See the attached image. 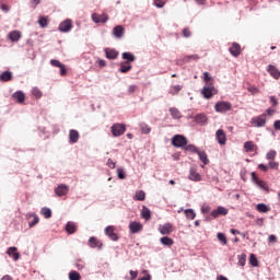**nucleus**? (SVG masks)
I'll return each instance as SVG.
<instances>
[{
    "mask_svg": "<svg viewBox=\"0 0 280 280\" xmlns=\"http://www.w3.org/2000/svg\"><path fill=\"white\" fill-rule=\"evenodd\" d=\"M171 143L174 148H185V145H187L188 140L187 137L183 136V135H175L172 140Z\"/></svg>",
    "mask_w": 280,
    "mask_h": 280,
    "instance_id": "1",
    "label": "nucleus"
},
{
    "mask_svg": "<svg viewBox=\"0 0 280 280\" xmlns=\"http://www.w3.org/2000/svg\"><path fill=\"white\" fill-rule=\"evenodd\" d=\"M58 30L62 34H68V32L73 30V21L71 19H67V20L60 22Z\"/></svg>",
    "mask_w": 280,
    "mask_h": 280,
    "instance_id": "2",
    "label": "nucleus"
},
{
    "mask_svg": "<svg viewBox=\"0 0 280 280\" xmlns=\"http://www.w3.org/2000/svg\"><path fill=\"white\" fill-rule=\"evenodd\" d=\"M25 219L28 221L30 229H34V226L40 222V218L38 214H36V212H27L25 214Z\"/></svg>",
    "mask_w": 280,
    "mask_h": 280,
    "instance_id": "3",
    "label": "nucleus"
},
{
    "mask_svg": "<svg viewBox=\"0 0 280 280\" xmlns=\"http://www.w3.org/2000/svg\"><path fill=\"white\" fill-rule=\"evenodd\" d=\"M231 108H232V105L230 102L221 101V102L215 103V105H214V110L217 113H229V110H231Z\"/></svg>",
    "mask_w": 280,
    "mask_h": 280,
    "instance_id": "4",
    "label": "nucleus"
},
{
    "mask_svg": "<svg viewBox=\"0 0 280 280\" xmlns=\"http://www.w3.org/2000/svg\"><path fill=\"white\" fill-rule=\"evenodd\" d=\"M215 93H218V91L211 85H205L201 90V95H203L205 100H211Z\"/></svg>",
    "mask_w": 280,
    "mask_h": 280,
    "instance_id": "5",
    "label": "nucleus"
},
{
    "mask_svg": "<svg viewBox=\"0 0 280 280\" xmlns=\"http://www.w3.org/2000/svg\"><path fill=\"white\" fill-rule=\"evenodd\" d=\"M113 137H121L126 132V126L121 124H114L110 127Z\"/></svg>",
    "mask_w": 280,
    "mask_h": 280,
    "instance_id": "6",
    "label": "nucleus"
},
{
    "mask_svg": "<svg viewBox=\"0 0 280 280\" xmlns=\"http://www.w3.org/2000/svg\"><path fill=\"white\" fill-rule=\"evenodd\" d=\"M250 124L254 128H264V126H266V116L260 115L258 117H255L250 120Z\"/></svg>",
    "mask_w": 280,
    "mask_h": 280,
    "instance_id": "7",
    "label": "nucleus"
},
{
    "mask_svg": "<svg viewBox=\"0 0 280 280\" xmlns=\"http://www.w3.org/2000/svg\"><path fill=\"white\" fill-rule=\"evenodd\" d=\"M91 19L93 23H108V14L103 13V14H97V13H92Z\"/></svg>",
    "mask_w": 280,
    "mask_h": 280,
    "instance_id": "8",
    "label": "nucleus"
},
{
    "mask_svg": "<svg viewBox=\"0 0 280 280\" xmlns=\"http://www.w3.org/2000/svg\"><path fill=\"white\" fill-rule=\"evenodd\" d=\"M105 235H107V237H109L112 242H117L119 240V235L115 233V226L113 225H108L107 228H105Z\"/></svg>",
    "mask_w": 280,
    "mask_h": 280,
    "instance_id": "9",
    "label": "nucleus"
},
{
    "mask_svg": "<svg viewBox=\"0 0 280 280\" xmlns=\"http://www.w3.org/2000/svg\"><path fill=\"white\" fill-rule=\"evenodd\" d=\"M252 180L253 183H255V185H257V187H259L260 189H264L265 191H268V184L259 179V177H257V174H255L254 172L252 173Z\"/></svg>",
    "mask_w": 280,
    "mask_h": 280,
    "instance_id": "10",
    "label": "nucleus"
},
{
    "mask_svg": "<svg viewBox=\"0 0 280 280\" xmlns=\"http://www.w3.org/2000/svg\"><path fill=\"white\" fill-rule=\"evenodd\" d=\"M55 194L58 198H62V196H67L69 194V186L61 184L55 188Z\"/></svg>",
    "mask_w": 280,
    "mask_h": 280,
    "instance_id": "11",
    "label": "nucleus"
},
{
    "mask_svg": "<svg viewBox=\"0 0 280 280\" xmlns=\"http://www.w3.org/2000/svg\"><path fill=\"white\" fill-rule=\"evenodd\" d=\"M88 246H90V248H98V250H102L104 244L101 243V241L97 240V237L92 236L89 238Z\"/></svg>",
    "mask_w": 280,
    "mask_h": 280,
    "instance_id": "12",
    "label": "nucleus"
},
{
    "mask_svg": "<svg viewBox=\"0 0 280 280\" xmlns=\"http://www.w3.org/2000/svg\"><path fill=\"white\" fill-rule=\"evenodd\" d=\"M129 231L132 234L139 233L140 231H143V224L137 221H131L129 223Z\"/></svg>",
    "mask_w": 280,
    "mask_h": 280,
    "instance_id": "13",
    "label": "nucleus"
},
{
    "mask_svg": "<svg viewBox=\"0 0 280 280\" xmlns=\"http://www.w3.org/2000/svg\"><path fill=\"white\" fill-rule=\"evenodd\" d=\"M195 121L198 126H207L209 118L205 113H200L195 116Z\"/></svg>",
    "mask_w": 280,
    "mask_h": 280,
    "instance_id": "14",
    "label": "nucleus"
},
{
    "mask_svg": "<svg viewBox=\"0 0 280 280\" xmlns=\"http://www.w3.org/2000/svg\"><path fill=\"white\" fill-rule=\"evenodd\" d=\"M210 215L218 218L219 215H229V209L219 206L217 209L212 210Z\"/></svg>",
    "mask_w": 280,
    "mask_h": 280,
    "instance_id": "15",
    "label": "nucleus"
},
{
    "mask_svg": "<svg viewBox=\"0 0 280 280\" xmlns=\"http://www.w3.org/2000/svg\"><path fill=\"white\" fill-rule=\"evenodd\" d=\"M121 58H122V60H125L126 65H132V62H135V60H137V56H135V54H132L130 51L122 52Z\"/></svg>",
    "mask_w": 280,
    "mask_h": 280,
    "instance_id": "16",
    "label": "nucleus"
},
{
    "mask_svg": "<svg viewBox=\"0 0 280 280\" xmlns=\"http://www.w3.org/2000/svg\"><path fill=\"white\" fill-rule=\"evenodd\" d=\"M215 138H217L219 145L226 144V133H224V130H222V129L217 130Z\"/></svg>",
    "mask_w": 280,
    "mask_h": 280,
    "instance_id": "17",
    "label": "nucleus"
},
{
    "mask_svg": "<svg viewBox=\"0 0 280 280\" xmlns=\"http://www.w3.org/2000/svg\"><path fill=\"white\" fill-rule=\"evenodd\" d=\"M104 51L107 60H116L119 56V51L113 48H105Z\"/></svg>",
    "mask_w": 280,
    "mask_h": 280,
    "instance_id": "18",
    "label": "nucleus"
},
{
    "mask_svg": "<svg viewBox=\"0 0 280 280\" xmlns=\"http://www.w3.org/2000/svg\"><path fill=\"white\" fill-rule=\"evenodd\" d=\"M229 51L231 56H233L234 58H237V56L242 54V47L240 46V44L233 43L232 46L229 48Z\"/></svg>",
    "mask_w": 280,
    "mask_h": 280,
    "instance_id": "19",
    "label": "nucleus"
},
{
    "mask_svg": "<svg viewBox=\"0 0 280 280\" xmlns=\"http://www.w3.org/2000/svg\"><path fill=\"white\" fill-rule=\"evenodd\" d=\"M14 74L10 70H5L0 74V82H12Z\"/></svg>",
    "mask_w": 280,
    "mask_h": 280,
    "instance_id": "20",
    "label": "nucleus"
},
{
    "mask_svg": "<svg viewBox=\"0 0 280 280\" xmlns=\"http://www.w3.org/2000/svg\"><path fill=\"white\" fill-rule=\"evenodd\" d=\"M16 247H9L7 250V255L13 258V261H19L21 259V254L16 252Z\"/></svg>",
    "mask_w": 280,
    "mask_h": 280,
    "instance_id": "21",
    "label": "nucleus"
},
{
    "mask_svg": "<svg viewBox=\"0 0 280 280\" xmlns=\"http://www.w3.org/2000/svg\"><path fill=\"white\" fill-rule=\"evenodd\" d=\"M112 34L115 38H124L125 28L121 25H117L113 28Z\"/></svg>",
    "mask_w": 280,
    "mask_h": 280,
    "instance_id": "22",
    "label": "nucleus"
},
{
    "mask_svg": "<svg viewBox=\"0 0 280 280\" xmlns=\"http://www.w3.org/2000/svg\"><path fill=\"white\" fill-rule=\"evenodd\" d=\"M69 141L70 143H78V141H80V132L75 129H71L69 131Z\"/></svg>",
    "mask_w": 280,
    "mask_h": 280,
    "instance_id": "23",
    "label": "nucleus"
},
{
    "mask_svg": "<svg viewBox=\"0 0 280 280\" xmlns=\"http://www.w3.org/2000/svg\"><path fill=\"white\" fill-rule=\"evenodd\" d=\"M189 180H194L195 183H199V180L202 179V177L199 175L198 172H196V168L191 167L188 175Z\"/></svg>",
    "mask_w": 280,
    "mask_h": 280,
    "instance_id": "24",
    "label": "nucleus"
},
{
    "mask_svg": "<svg viewBox=\"0 0 280 280\" xmlns=\"http://www.w3.org/2000/svg\"><path fill=\"white\" fill-rule=\"evenodd\" d=\"M267 71H268V73H270V75L272 78H275V80H279L280 79V71H279V69H277V67L270 65V66H268Z\"/></svg>",
    "mask_w": 280,
    "mask_h": 280,
    "instance_id": "25",
    "label": "nucleus"
},
{
    "mask_svg": "<svg viewBox=\"0 0 280 280\" xmlns=\"http://www.w3.org/2000/svg\"><path fill=\"white\" fill-rule=\"evenodd\" d=\"M66 231L69 235H73V233H75V231H78V226L75 225V223L69 221L66 224Z\"/></svg>",
    "mask_w": 280,
    "mask_h": 280,
    "instance_id": "26",
    "label": "nucleus"
},
{
    "mask_svg": "<svg viewBox=\"0 0 280 280\" xmlns=\"http://www.w3.org/2000/svg\"><path fill=\"white\" fill-rule=\"evenodd\" d=\"M9 38H10V40H12V43H19V40H21V32H19V31L10 32Z\"/></svg>",
    "mask_w": 280,
    "mask_h": 280,
    "instance_id": "27",
    "label": "nucleus"
},
{
    "mask_svg": "<svg viewBox=\"0 0 280 280\" xmlns=\"http://www.w3.org/2000/svg\"><path fill=\"white\" fill-rule=\"evenodd\" d=\"M13 97L19 102V104H23V102H25V93H23V91L14 92Z\"/></svg>",
    "mask_w": 280,
    "mask_h": 280,
    "instance_id": "28",
    "label": "nucleus"
},
{
    "mask_svg": "<svg viewBox=\"0 0 280 280\" xmlns=\"http://www.w3.org/2000/svg\"><path fill=\"white\" fill-rule=\"evenodd\" d=\"M118 71H119V73H128V71H132V65L121 62Z\"/></svg>",
    "mask_w": 280,
    "mask_h": 280,
    "instance_id": "29",
    "label": "nucleus"
},
{
    "mask_svg": "<svg viewBox=\"0 0 280 280\" xmlns=\"http://www.w3.org/2000/svg\"><path fill=\"white\" fill-rule=\"evenodd\" d=\"M257 144L253 143V141L246 142V152H253L254 154H257Z\"/></svg>",
    "mask_w": 280,
    "mask_h": 280,
    "instance_id": "30",
    "label": "nucleus"
},
{
    "mask_svg": "<svg viewBox=\"0 0 280 280\" xmlns=\"http://www.w3.org/2000/svg\"><path fill=\"white\" fill-rule=\"evenodd\" d=\"M172 231V224L165 223L163 226L160 228L161 235H170Z\"/></svg>",
    "mask_w": 280,
    "mask_h": 280,
    "instance_id": "31",
    "label": "nucleus"
},
{
    "mask_svg": "<svg viewBox=\"0 0 280 280\" xmlns=\"http://www.w3.org/2000/svg\"><path fill=\"white\" fill-rule=\"evenodd\" d=\"M199 160L201 161V163H203V165H209V156H207V152L205 151H199L197 152Z\"/></svg>",
    "mask_w": 280,
    "mask_h": 280,
    "instance_id": "32",
    "label": "nucleus"
},
{
    "mask_svg": "<svg viewBox=\"0 0 280 280\" xmlns=\"http://www.w3.org/2000/svg\"><path fill=\"white\" fill-rule=\"evenodd\" d=\"M160 242L163 246H174V240L170 236L161 237Z\"/></svg>",
    "mask_w": 280,
    "mask_h": 280,
    "instance_id": "33",
    "label": "nucleus"
},
{
    "mask_svg": "<svg viewBox=\"0 0 280 280\" xmlns=\"http://www.w3.org/2000/svg\"><path fill=\"white\" fill-rule=\"evenodd\" d=\"M256 211H258V213H268V211H270V207L266 203H258L256 206Z\"/></svg>",
    "mask_w": 280,
    "mask_h": 280,
    "instance_id": "34",
    "label": "nucleus"
},
{
    "mask_svg": "<svg viewBox=\"0 0 280 280\" xmlns=\"http://www.w3.org/2000/svg\"><path fill=\"white\" fill-rule=\"evenodd\" d=\"M141 217L144 220H150V218H152V211H150L148 207L143 206L141 211Z\"/></svg>",
    "mask_w": 280,
    "mask_h": 280,
    "instance_id": "35",
    "label": "nucleus"
},
{
    "mask_svg": "<svg viewBox=\"0 0 280 280\" xmlns=\"http://www.w3.org/2000/svg\"><path fill=\"white\" fill-rule=\"evenodd\" d=\"M184 150L186 152H191V154H198V152L200 151L195 144H186Z\"/></svg>",
    "mask_w": 280,
    "mask_h": 280,
    "instance_id": "36",
    "label": "nucleus"
},
{
    "mask_svg": "<svg viewBox=\"0 0 280 280\" xmlns=\"http://www.w3.org/2000/svg\"><path fill=\"white\" fill-rule=\"evenodd\" d=\"M139 127L143 135H150V132H152V128H150V126H148L145 122H140Z\"/></svg>",
    "mask_w": 280,
    "mask_h": 280,
    "instance_id": "37",
    "label": "nucleus"
},
{
    "mask_svg": "<svg viewBox=\"0 0 280 280\" xmlns=\"http://www.w3.org/2000/svg\"><path fill=\"white\" fill-rule=\"evenodd\" d=\"M133 200L143 202V200H145V191H143V190L136 191V195L133 196Z\"/></svg>",
    "mask_w": 280,
    "mask_h": 280,
    "instance_id": "38",
    "label": "nucleus"
},
{
    "mask_svg": "<svg viewBox=\"0 0 280 280\" xmlns=\"http://www.w3.org/2000/svg\"><path fill=\"white\" fill-rule=\"evenodd\" d=\"M170 113H171V116L174 118V119H180V117H183L180 115V110H178V108L176 107H171L170 109Z\"/></svg>",
    "mask_w": 280,
    "mask_h": 280,
    "instance_id": "39",
    "label": "nucleus"
},
{
    "mask_svg": "<svg viewBox=\"0 0 280 280\" xmlns=\"http://www.w3.org/2000/svg\"><path fill=\"white\" fill-rule=\"evenodd\" d=\"M184 213L188 220H196V211H194V209H186Z\"/></svg>",
    "mask_w": 280,
    "mask_h": 280,
    "instance_id": "40",
    "label": "nucleus"
},
{
    "mask_svg": "<svg viewBox=\"0 0 280 280\" xmlns=\"http://www.w3.org/2000/svg\"><path fill=\"white\" fill-rule=\"evenodd\" d=\"M40 214L44 215V218H46V220H49V218H51V215H52L51 209L44 207L40 209Z\"/></svg>",
    "mask_w": 280,
    "mask_h": 280,
    "instance_id": "41",
    "label": "nucleus"
},
{
    "mask_svg": "<svg viewBox=\"0 0 280 280\" xmlns=\"http://www.w3.org/2000/svg\"><path fill=\"white\" fill-rule=\"evenodd\" d=\"M211 80H213V78L211 77V73L209 72H203V82H206L207 86H212V82Z\"/></svg>",
    "mask_w": 280,
    "mask_h": 280,
    "instance_id": "42",
    "label": "nucleus"
},
{
    "mask_svg": "<svg viewBox=\"0 0 280 280\" xmlns=\"http://www.w3.org/2000/svg\"><path fill=\"white\" fill-rule=\"evenodd\" d=\"M249 264L254 268H257V266H259V260L257 259V256H255V254H250V256H249Z\"/></svg>",
    "mask_w": 280,
    "mask_h": 280,
    "instance_id": "43",
    "label": "nucleus"
},
{
    "mask_svg": "<svg viewBox=\"0 0 280 280\" xmlns=\"http://www.w3.org/2000/svg\"><path fill=\"white\" fill-rule=\"evenodd\" d=\"M69 279L70 280H80V279H82V276H80V272L72 270L69 272Z\"/></svg>",
    "mask_w": 280,
    "mask_h": 280,
    "instance_id": "44",
    "label": "nucleus"
},
{
    "mask_svg": "<svg viewBox=\"0 0 280 280\" xmlns=\"http://www.w3.org/2000/svg\"><path fill=\"white\" fill-rule=\"evenodd\" d=\"M32 94H33L34 97H36L37 100H40V97H43V92H42L40 89H38V88H33V89H32Z\"/></svg>",
    "mask_w": 280,
    "mask_h": 280,
    "instance_id": "45",
    "label": "nucleus"
},
{
    "mask_svg": "<svg viewBox=\"0 0 280 280\" xmlns=\"http://www.w3.org/2000/svg\"><path fill=\"white\" fill-rule=\"evenodd\" d=\"M267 161H275L277 159V151L271 150L266 154Z\"/></svg>",
    "mask_w": 280,
    "mask_h": 280,
    "instance_id": "46",
    "label": "nucleus"
},
{
    "mask_svg": "<svg viewBox=\"0 0 280 280\" xmlns=\"http://www.w3.org/2000/svg\"><path fill=\"white\" fill-rule=\"evenodd\" d=\"M217 238L219 240V242H221V244H223V246L226 245L228 241H226V235L224 233L219 232L217 234Z\"/></svg>",
    "mask_w": 280,
    "mask_h": 280,
    "instance_id": "47",
    "label": "nucleus"
},
{
    "mask_svg": "<svg viewBox=\"0 0 280 280\" xmlns=\"http://www.w3.org/2000/svg\"><path fill=\"white\" fill-rule=\"evenodd\" d=\"M38 23H39V26L43 28L49 25V21L45 16L39 18Z\"/></svg>",
    "mask_w": 280,
    "mask_h": 280,
    "instance_id": "48",
    "label": "nucleus"
},
{
    "mask_svg": "<svg viewBox=\"0 0 280 280\" xmlns=\"http://www.w3.org/2000/svg\"><path fill=\"white\" fill-rule=\"evenodd\" d=\"M238 266H246V254H242L237 256Z\"/></svg>",
    "mask_w": 280,
    "mask_h": 280,
    "instance_id": "49",
    "label": "nucleus"
},
{
    "mask_svg": "<svg viewBox=\"0 0 280 280\" xmlns=\"http://www.w3.org/2000/svg\"><path fill=\"white\" fill-rule=\"evenodd\" d=\"M268 167L269 170H279V162H275V160H269Z\"/></svg>",
    "mask_w": 280,
    "mask_h": 280,
    "instance_id": "50",
    "label": "nucleus"
},
{
    "mask_svg": "<svg viewBox=\"0 0 280 280\" xmlns=\"http://www.w3.org/2000/svg\"><path fill=\"white\" fill-rule=\"evenodd\" d=\"M153 5H155V8H164L165 0H153Z\"/></svg>",
    "mask_w": 280,
    "mask_h": 280,
    "instance_id": "51",
    "label": "nucleus"
},
{
    "mask_svg": "<svg viewBox=\"0 0 280 280\" xmlns=\"http://www.w3.org/2000/svg\"><path fill=\"white\" fill-rule=\"evenodd\" d=\"M117 176L120 180H124L126 178V172L124 171V168L117 170Z\"/></svg>",
    "mask_w": 280,
    "mask_h": 280,
    "instance_id": "52",
    "label": "nucleus"
},
{
    "mask_svg": "<svg viewBox=\"0 0 280 280\" xmlns=\"http://www.w3.org/2000/svg\"><path fill=\"white\" fill-rule=\"evenodd\" d=\"M184 38H190L191 37V31H189L188 27H185L182 32Z\"/></svg>",
    "mask_w": 280,
    "mask_h": 280,
    "instance_id": "53",
    "label": "nucleus"
},
{
    "mask_svg": "<svg viewBox=\"0 0 280 280\" xmlns=\"http://www.w3.org/2000/svg\"><path fill=\"white\" fill-rule=\"evenodd\" d=\"M247 89L252 95H257V93H259V89H257L256 86L250 85Z\"/></svg>",
    "mask_w": 280,
    "mask_h": 280,
    "instance_id": "54",
    "label": "nucleus"
},
{
    "mask_svg": "<svg viewBox=\"0 0 280 280\" xmlns=\"http://www.w3.org/2000/svg\"><path fill=\"white\" fill-rule=\"evenodd\" d=\"M80 261H82V259H79V260L74 264V266H75L77 270H84V262H80Z\"/></svg>",
    "mask_w": 280,
    "mask_h": 280,
    "instance_id": "55",
    "label": "nucleus"
},
{
    "mask_svg": "<svg viewBox=\"0 0 280 280\" xmlns=\"http://www.w3.org/2000/svg\"><path fill=\"white\" fill-rule=\"evenodd\" d=\"M50 65H52V67H62V62L58 61V59H52L50 60Z\"/></svg>",
    "mask_w": 280,
    "mask_h": 280,
    "instance_id": "56",
    "label": "nucleus"
},
{
    "mask_svg": "<svg viewBox=\"0 0 280 280\" xmlns=\"http://www.w3.org/2000/svg\"><path fill=\"white\" fill-rule=\"evenodd\" d=\"M0 10H2V12H10V7H8L5 3L0 2Z\"/></svg>",
    "mask_w": 280,
    "mask_h": 280,
    "instance_id": "57",
    "label": "nucleus"
},
{
    "mask_svg": "<svg viewBox=\"0 0 280 280\" xmlns=\"http://www.w3.org/2000/svg\"><path fill=\"white\" fill-rule=\"evenodd\" d=\"M182 89H183L182 85H175V86L173 88V92H171L172 95H176V93H179V92L182 91Z\"/></svg>",
    "mask_w": 280,
    "mask_h": 280,
    "instance_id": "58",
    "label": "nucleus"
},
{
    "mask_svg": "<svg viewBox=\"0 0 280 280\" xmlns=\"http://www.w3.org/2000/svg\"><path fill=\"white\" fill-rule=\"evenodd\" d=\"M200 57L198 55H189L186 57V62H189L190 60H198Z\"/></svg>",
    "mask_w": 280,
    "mask_h": 280,
    "instance_id": "59",
    "label": "nucleus"
},
{
    "mask_svg": "<svg viewBox=\"0 0 280 280\" xmlns=\"http://www.w3.org/2000/svg\"><path fill=\"white\" fill-rule=\"evenodd\" d=\"M129 275L131 277V280H136L138 275H139V271H133V270H130L129 271Z\"/></svg>",
    "mask_w": 280,
    "mask_h": 280,
    "instance_id": "60",
    "label": "nucleus"
},
{
    "mask_svg": "<svg viewBox=\"0 0 280 280\" xmlns=\"http://www.w3.org/2000/svg\"><path fill=\"white\" fill-rule=\"evenodd\" d=\"M268 242H270L271 244H277V236L273 234L269 235Z\"/></svg>",
    "mask_w": 280,
    "mask_h": 280,
    "instance_id": "61",
    "label": "nucleus"
},
{
    "mask_svg": "<svg viewBox=\"0 0 280 280\" xmlns=\"http://www.w3.org/2000/svg\"><path fill=\"white\" fill-rule=\"evenodd\" d=\"M137 91V85H129L128 86V93H135Z\"/></svg>",
    "mask_w": 280,
    "mask_h": 280,
    "instance_id": "62",
    "label": "nucleus"
},
{
    "mask_svg": "<svg viewBox=\"0 0 280 280\" xmlns=\"http://www.w3.org/2000/svg\"><path fill=\"white\" fill-rule=\"evenodd\" d=\"M138 280H152V276L150 273H147L144 277L138 278Z\"/></svg>",
    "mask_w": 280,
    "mask_h": 280,
    "instance_id": "63",
    "label": "nucleus"
},
{
    "mask_svg": "<svg viewBox=\"0 0 280 280\" xmlns=\"http://www.w3.org/2000/svg\"><path fill=\"white\" fill-rule=\"evenodd\" d=\"M273 128H275V130H280V120H276L273 122Z\"/></svg>",
    "mask_w": 280,
    "mask_h": 280,
    "instance_id": "64",
    "label": "nucleus"
}]
</instances>
